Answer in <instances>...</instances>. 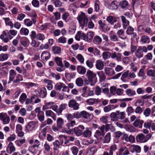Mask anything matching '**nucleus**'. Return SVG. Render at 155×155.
Here are the masks:
<instances>
[{
	"label": "nucleus",
	"instance_id": "obj_33",
	"mask_svg": "<svg viewBox=\"0 0 155 155\" xmlns=\"http://www.w3.org/2000/svg\"><path fill=\"white\" fill-rule=\"evenodd\" d=\"M120 18L123 23V27L124 29H126V27L129 25V21L124 16H121Z\"/></svg>",
	"mask_w": 155,
	"mask_h": 155
},
{
	"label": "nucleus",
	"instance_id": "obj_32",
	"mask_svg": "<svg viewBox=\"0 0 155 155\" xmlns=\"http://www.w3.org/2000/svg\"><path fill=\"white\" fill-rule=\"evenodd\" d=\"M91 129L87 128L86 129V130L83 133H82V135L85 137H89L91 136Z\"/></svg>",
	"mask_w": 155,
	"mask_h": 155
},
{
	"label": "nucleus",
	"instance_id": "obj_38",
	"mask_svg": "<svg viewBox=\"0 0 155 155\" xmlns=\"http://www.w3.org/2000/svg\"><path fill=\"white\" fill-rule=\"evenodd\" d=\"M126 94L129 96H132L136 94L134 90L130 88L127 89L126 91Z\"/></svg>",
	"mask_w": 155,
	"mask_h": 155
},
{
	"label": "nucleus",
	"instance_id": "obj_15",
	"mask_svg": "<svg viewBox=\"0 0 155 155\" xmlns=\"http://www.w3.org/2000/svg\"><path fill=\"white\" fill-rule=\"evenodd\" d=\"M3 33L6 36H9L10 38L11 36L9 35V34L13 36H15L17 35V31L14 30H10L9 31H4Z\"/></svg>",
	"mask_w": 155,
	"mask_h": 155
},
{
	"label": "nucleus",
	"instance_id": "obj_64",
	"mask_svg": "<svg viewBox=\"0 0 155 155\" xmlns=\"http://www.w3.org/2000/svg\"><path fill=\"white\" fill-rule=\"evenodd\" d=\"M117 111L115 113H112L110 114L111 119L113 121H116L117 119Z\"/></svg>",
	"mask_w": 155,
	"mask_h": 155
},
{
	"label": "nucleus",
	"instance_id": "obj_28",
	"mask_svg": "<svg viewBox=\"0 0 155 155\" xmlns=\"http://www.w3.org/2000/svg\"><path fill=\"white\" fill-rule=\"evenodd\" d=\"M64 124V120L61 118L58 117L57 120V126L58 128H61Z\"/></svg>",
	"mask_w": 155,
	"mask_h": 155
},
{
	"label": "nucleus",
	"instance_id": "obj_58",
	"mask_svg": "<svg viewBox=\"0 0 155 155\" xmlns=\"http://www.w3.org/2000/svg\"><path fill=\"white\" fill-rule=\"evenodd\" d=\"M76 30V26L74 25H72L69 27L68 32L69 34H72L75 32Z\"/></svg>",
	"mask_w": 155,
	"mask_h": 155
},
{
	"label": "nucleus",
	"instance_id": "obj_39",
	"mask_svg": "<svg viewBox=\"0 0 155 155\" xmlns=\"http://www.w3.org/2000/svg\"><path fill=\"white\" fill-rule=\"evenodd\" d=\"M54 60L56 64L58 66H62L64 65L62 61V58H61L57 57L54 58Z\"/></svg>",
	"mask_w": 155,
	"mask_h": 155
},
{
	"label": "nucleus",
	"instance_id": "obj_23",
	"mask_svg": "<svg viewBox=\"0 0 155 155\" xmlns=\"http://www.w3.org/2000/svg\"><path fill=\"white\" fill-rule=\"evenodd\" d=\"M147 75L148 76L154 79L155 78V70L150 69H147Z\"/></svg>",
	"mask_w": 155,
	"mask_h": 155
},
{
	"label": "nucleus",
	"instance_id": "obj_16",
	"mask_svg": "<svg viewBox=\"0 0 155 155\" xmlns=\"http://www.w3.org/2000/svg\"><path fill=\"white\" fill-rule=\"evenodd\" d=\"M134 28L131 26H129L127 28L126 32L128 35H132L134 37H135L137 36V34L136 33L134 32Z\"/></svg>",
	"mask_w": 155,
	"mask_h": 155
},
{
	"label": "nucleus",
	"instance_id": "obj_62",
	"mask_svg": "<svg viewBox=\"0 0 155 155\" xmlns=\"http://www.w3.org/2000/svg\"><path fill=\"white\" fill-rule=\"evenodd\" d=\"M44 149L48 152H49L51 149L50 145L47 142H46L44 144Z\"/></svg>",
	"mask_w": 155,
	"mask_h": 155
},
{
	"label": "nucleus",
	"instance_id": "obj_1",
	"mask_svg": "<svg viewBox=\"0 0 155 155\" xmlns=\"http://www.w3.org/2000/svg\"><path fill=\"white\" fill-rule=\"evenodd\" d=\"M152 136V134L150 133L146 135L143 133H140L136 137V140L138 143H145Z\"/></svg>",
	"mask_w": 155,
	"mask_h": 155
},
{
	"label": "nucleus",
	"instance_id": "obj_52",
	"mask_svg": "<svg viewBox=\"0 0 155 155\" xmlns=\"http://www.w3.org/2000/svg\"><path fill=\"white\" fill-rule=\"evenodd\" d=\"M10 119L9 117L7 115L4 117L2 120V124H8L10 122Z\"/></svg>",
	"mask_w": 155,
	"mask_h": 155
},
{
	"label": "nucleus",
	"instance_id": "obj_43",
	"mask_svg": "<svg viewBox=\"0 0 155 155\" xmlns=\"http://www.w3.org/2000/svg\"><path fill=\"white\" fill-rule=\"evenodd\" d=\"M101 81H103L106 79V76L103 71H100L97 73Z\"/></svg>",
	"mask_w": 155,
	"mask_h": 155
},
{
	"label": "nucleus",
	"instance_id": "obj_60",
	"mask_svg": "<svg viewBox=\"0 0 155 155\" xmlns=\"http://www.w3.org/2000/svg\"><path fill=\"white\" fill-rule=\"evenodd\" d=\"M67 38H66L61 36L58 38V43H65L66 42Z\"/></svg>",
	"mask_w": 155,
	"mask_h": 155
},
{
	"label": "nucleus",
	"instance_id": "obj_56",
	"mask_svg": "<svg viewBox=\"0 0 155 155\" xmlns=\"http://www.w3.org/2000/svg\"><path fill=\"white\" fill-rule=\"evenodd\" d=\"M151 112V109L149 108H147L144 110L143 114L146 117H148L150 114Z\"/></svg>",
	"mask_w": 155,
	"mask_h": 155
},
{
	"label": "nucleus",
	"instance_id": "obj_49",
	"mask_svg": "<svg viewBox=\"0 0 155 155\" xmlns=\"http://www.w3.org/2000/svg\"><path fill=\"white\" fill-rule=\"evenodd\" d=\"M76 84L78 86H81L84 84L83 79L81 78H78L76 81Z\"/></svg>",
	"mask_w": 155,
	"mask_h": 155
},
{
	"label": "nucleus",
	"instance_id": "obj_20",
	"mask_svg": "<svg viewBox=\"0 0 155 155\" xmlns=\"http://www.w3.org/2000/svg\"><path fill=\"white\" fill-rule=\"evenodd\" d=\"M95 66L98 70H101L104 68V64L102 61L99 60L96 61Z\"/></svg>",
	"mask_w": 155,
	"mask_h": 155
},
{
	"label": "nucleus",
	"instance_id": "obj_27",
	"mask_svg": "<svg viewBox=\"0 0 155 155\" xmlns=\"http://www.w3.org/2000/svg\"><path fill=\"white\" fill-rule=\"evenodd\" d=\"M39 96L40 97L44 98L46 97L47 93L46 89L45 88L42 87L41 88L39 92Z\"/></svg>",
	"mask_w": 155,
	"mask_h": 155
},
{
	"label": "nucleus",
	"instance_id": "obj_50",
	"mask_svg": "<svg viewBox=\"0 0 155 155\" xmlns=\"http://www.w3.org/2000/svg\"><path fill=\"white\" fill-rule=\"evenodd\" d=\"M71 150L74 155H77L79 151L78 148L75 146L71 147Z\"/></svg>",
	"mask_w": 155,
	"mask_h": 155
},
{
	"label": "nucleus",
	"instance_id": "obj_34",
	"mask_svg": "<svg viewBox=\"0 0 155 155\" xmlns=\"http://www.w3.org/2000/svg\"><path fill=\"white\" fill-rule=\"evenodd\" d=\"M44 81L47 84V87L48 90H50L52 89L53 86L51 81L47 79H45Z\"/></svg>",
	"mask_w": 155,
	"mask_h": 155
},
{
	"label": "nucleus",
	"instance_id": "obj_5",
	"mask_svg": "<svg viewBox=\"0 0 155 155\" xmlns=\"http://www.w3.org/2000/svg\"><path fill=\"white\" fill-rule=\"evenodd\" d=\"M38 126V122L37 121H32L29 122L26 129L28 131H32L37 128Z\"/></svg>",
	"mask_w": 155,
	"mask_h": 155
},
{
	"label": "nucleus",
	"instance_id": "obj_24",
	"mask_svg": "<svg viewBox=\"0 0 155 155\" xmlns=\"http://www.w3.org/2000/svg\"><path fill=\"white\" fill-rule=\"evenodd\" d=\"M135 55L138 58H140L143 57V51L142 50L141 47H138L136 51Z\"/></svg>",
	"mask_w": 155,
	"mask_h": 155
},
{
	"label": "nucleus",
	"instance_id": "obj_36",
	"mask_svg": "<svg viewBox=\"0 0 155 155\" xmlns=\"http://www.w3.org/2000/svg\"><path fill=\"white\" fill-rule=\"evenodd\" d=\"M94 35V33L92 31L87 33L86 35V41L90 42H91L93 39Z\"/></svg>",
	"mask_w": 155,
	"mask_h": 155
},
{
	"label": "nucleus",
	"instance_id": "obj_13",
	"mask_svg": "<svg viewBox=\"0 0 155 155\" xmlns=\"http://www.w3.org/2000/svg\"><path fill=\"white\" fill-rule=\"evenodd\" d=\"M16 75V72L13 69L11 70L9 72V78L8 83L9 84L13 81Z\"/></svg>",
	"mask_w": 155,
	"mask_h": 155
},
{
	"label": "nucleus",
	"instance_id": "obj_30",
	"mask_svg": "<svg viewBox=\"0 0 155 155\" xmlns=\"http://www.w3.org/2000/svg\"><path fill=\"white\" fill-rule=\"evenodd\" d=\"M54 103L53 102H48L45 103V105H43L42 110H45L49 109H51Z\"/></svg>",
	"mask_w": 155,
	"mask_h": 155
},
{
	"label": "nucleus",
	"instance_id": "obj_42",
	"mask_svg": "<svg viewBox=\"0 0 155 155\" xmlns=\"http://www.w3.org/2000/svg\"><path fill=\"white\" fill-rule=\"evenodd\" d=\"M52 50L54 54H59L61 51V48L58 46H54L52 48Z\"/></svg>",
	"mask_w": 155,
	"mask_h": 155
},
{
	"label": "nucleus",
	"instance_id": "obj_9",
	"mask_svg": "<svg viewBox=\"0 0 155 155\" xmlns=\"http://www.w3.org/2000/svg\"><path fill=\"white\" fill-rule=\"evenodd\" d=\"M84 129V127L83 125H80L77 127L74 128L72 131H73L77 136H79L82 134V131Z\"/></svg>",
	"mask_w": 155,
	"mask_h": 155
},
{
	"label": "nucleus",
	"instance_id": "obj_55",
	"mask_svg": "<svg viewBox=\"0 0 155 155\" xmlns=\"http://www.w3.org/2000/svg\"><path fill=\"white\" fill-rule=\"evenodd\" d=\"M129 71H127L124 72L122 75V77L121 78V80L124 82L126 81V79L128 77Z\"/></svg>",
	"mask_w": 155,
	"mask_h": 155
},
{
	"label": "nucleus",
	"instance_id": "obj_35",
	"mask_svg": "<svg viewBox=\"0 0 155 155\" xmlns=\"http://www.w3.org/2000/svg\"><path fill=\"white\" fill-rule=\"evenodd\" d=\"M118 2L116 1H114L110 4V8L111 9H116L118 7Z\"/></svg>",
	"mask_w": 155,
	"mask_h": 155
},
{
	"label": "nucleus",
	"instance_id": "obj_41",
	"mask_svg": "<svg viewBox=\"0 0 155 155\" xmlns=\"http://www.w3.org/2000/svg\"><path fill=\"white\" fill-rule=\"evenodd\" d=\"M102 41L101 38L98 36H96L94 38L93 42L96 45H99Z\"/></svg>",
	"mask_w": 155,
	"mask_h": 155
},
{
	"label": "nucleus",
	"instance_id": "obj_4",
	"mask_svg": "<svg viewBox=\"0 0 155 155\" xmlns=\"http://www.w3.org/2000/svg\"><path fill=\"white\" fill-rule=\"evenodd\" d=\"M86 76L89 82L95 84L97 81L96 74L90 70H88L86 72Z\"/></svg>",
	"mask_w": 155,
	"mask_h": 155
},
{
	"label": "nucleus",
	"instance_id": "obj_8",
	"mask_svg": "<svg viewBox=\"0 0 155 155\" xmlns=\"http://www.w3.org/2000/svg\"><path fill=\"white\" fill-rule=\"evenodd\" d=\"M68 107L74 110H78L79 108V104L74 99L71 100L68 103Z\"/></svg>",
	"mask_w": 155,
	"mask_h": 155
},
{
	"label": "nucleus",
	"instance_id": "obj_21",
	"mask_svg": "<svg viewBox=\"0 0 155 155\" xmlns=\"http://www.w3.org/2000/svg\"><path fill=\"white\" fill-rule=\"evenodd\" d=\"M53 149L55 153L59 149L60 147V143L59 141L56 140L53 142Z\"/></svg>",
	"mask_w": 155,
	"mask_h": 155
},
{
	"label": "nucleus",
	"instance_id": "obj_7",
	"mask_svg": "<svg viewBox=\"0 0 155 155\" xmlns=\"http://www.w3.org/2000/svg\"><path fill=\"white\" fill-rule=\"evenodd\" d=\"M35 111L37 114V118L39 120L42 122L45 119V114L43 111L41 110L39 107H37L35 110Z\"/></svg>",
	"mask_w": 155,
	"mask_h": 155
},
{
	"label": "nucleus",
	"instance_id": "obj_10",
	"mask_svg": "<svg viewBox=\"0 0 155 155\" xmlns=\"http://www.w3.org/2000/svg\"><path fill=\"white\" fill-rule=\"evenodd\" d=\"M129 149L130 151L132 153L135 152L137 153H140L141 150V147L138 145H132L130 147Z\"/></svg>",
	"mask_w": 155,
	"mask_h": 155
},
{
	"label": "nucleus",
	"instance_id": "obj_57",
	"mask_svg": "<svg viewBox=\"0 0 155 155\" xmlns=\"http://www.w3.org/2000/svg\"><path fill=\"white\" fill-rule=\"evenodd\" d=\"M76 58L81 63L83 64L84 63V58L83 56L81 54H78Z\"/></svg>",
	"mask_w": 155,
	"mask_h": 155
},
{
	"label": "nucleus",
	"instance_id": "obj_17",
	"mask_svg": "<svg viewBox=\"0 0 155 155\" xmlns=\"http://www.w3.org/2000/svg\"><path fill=\"white\" fill-rule=\"evenodd\" d=\"M143 123L144 121L143 120L137 119L133 123V125L135 127H138L140 128H142Z\"/></svg>",
	"mask_w": 155,
	"mask_h": 155
},
{
	"label": "nucleus",
	"instance_id": "obj_37",
	"mask_svg": "<svg viewBox=\"0 0 155 155\" xmlns=\"http://www.w3.org/2000/svg\"><path fill=\"white\" fill-rule=\"evenodd\" d=\"M37 96L35 95L31 97V100L32 104H37L41 102V100L40 99L37 98Z\"/></svg>",
	"mask_w": 155,
	"mask_h": 155
},
{
	"label": "nucleus",
	"instance_id": "obj_31",
	"mask_svg": "<svg viewBox=\"0 0 155 155\" xmlns=\"http://www.w3.org/2000/svg\"><path fill=\"white\" fill-rule=\"evenodd\" d=\"M67 104H61L59 107V108L58 109L57 113L58 114H61L62 111L65 110L67 106Z\"/></svg>",
	"mask_w": 155,
	"mask_h": 155
},
{
	"label": "nucleus",
	"instance_id": "obj_12",
	"mask_svg": "<svg viewBox=\"0 0 155 155\" xmlns=\"http://www.w3.org/2000/svg\"><path fill=\"white\" fill-rule=\"evenodd\" d=\"M77 72L80 74H84L86 71V68L84 66L81 65H78L77 68Z\"/></svg>",
	"mask_w": 155,
	"mask_h": 155
},
{
	"label": "nucleus",
	"instance_id": "obj_2",
	"mask_svg": "<svg viewBox=\"0 0 155 155\" xmlns=\"http://www.w3.org/2000/svg\"><path fill=\"white\" fill-rule=\"evenodd\" d=\"M80 25L83 27L87 26L88 22V19L85 13L83 12H81L77 18Z\"/></svg>",
	"mask_w": 155,
	"mask_h": 155
},
{
	"label": "nucleus",
	"instance_id": "obj_45",
	"mask_svg": "<svg viewBox=\"0 0 155 155\" xmlns=\"http://www.w3.org/2000/svg\"><path fill=\"white\" fill-rule=\"evenodd\" d=\"M141 41L143 43H149L150 42L149 38L147 36H143L141 37Z\"/></svg>",
	"mask_w": 155,
	"mask_h": 155
},
{
	"label": "nucleus",
	"instance_id": "obj_26",
	"mask_svg": "<svg viewBox=\"0 0 155 155\" xmlns=\"http://www.w3.org/2000/svg\"><path fill=\"white\" fill-rule=\"evenodd\" d=\"M2 19L5 21L6 25L10 26V28L11 29L13 28L14 26L13 24L10 21V19L9 18H3Z\"/></svg>",
	"mask_w": 155,
	"mask_h": 155
},
{
	"label": "nucleus",
	"instance_id": "obj_18",
	"mask_svg": "<svg viewBox=\"0 0 155 155\" xmlns=\"http://www.w3.org/2000/svg\"><path fill=\"white\" fill-rule=\"evenodd\" d=\"M45 114L47 116L51 117L54 120H56V115L52 110H46L45 111Z\"/></svg>",
	"mask_w": 155,
	"mask_h": 155
},
{
	"label": "nucleus",
	"instance_id": "obj_11",
	"mask_svg": "<svg viewBox=\"0 0 155 155\" xmlns=\"http://www.w3.org/2000/svg\"><path fill=\"white\" fill-rule=\"evenodd\" d=\"M129 153L128 148L125 146L121 147L119 149V154L117 155H127Z\"/></svg>",
	"mask_w": 155,
	"mask_h": 155
},
{
	"label": "nucleus",
	"instance_id": "obj_51",
	"mask_svg": "<svg viewBox=\"0 0 155 155\" xmlns=\"http://www.w3.org/2000/svg\"><path fill=\"white\" fill-rule=\"evenodd\" d=\"M117 118L121 120H123L125 118V113L124 112H120L119 111H117Z\"/></svg>",
	"mask_w": 155,
	"mask_h": 155
},
{
	"label": "nucleus",
	"instance_id": "obj_19",
	"mask_svg": "<svg viewBox=\"0 0 155 155\" xmlns=\"http://www.w3.org/2000/svg\"><path fill=\"white\" fill-rule=\"evenodd\" d=\"M41 58L43 60L45 61H46L50 58V53L47 51H44L42 53Z\"/></svg>",
	"mask_w": 155,
	"mask_h": 155
},
{
	"label": "nucleus",
	"instance_id": "obj_6",
	"mask_svg": "<svg viewBox=\"0 0 155 155\" xmlns=\"http://www.w3.org/2000/svg\"><path fill=\"white\" fill-rule=\"evenodd\" d=\"M122 54L120 53H117L116 52L111 53L107 52V58L111 57L112 58H116V60L118 61H121Z\"/></svg>",
	"mask_w": 155,
	"mask_h": 155
},
{
	"label": "nucleus",
	"instance_id": "obj_59",
	"mask_svg": "<svg viewBox=\"0 0 155 155\" xmlns=\"http://www.w3.org/2000/svg\"><path fill=\"white\" fill-rule=\"evenodd\" d=\"M107 21L110 24H113L114 22H116V20L112 16H110L107 17Z\"/></svg>",
	"mask_w": 155,
	"mask_h": 155
},
{
	"label": "nucleus",
	"instance_id": "obj_47",
	"mask_svg": "<svg viewBox=\"0 0 155 155\" xmlns=\"http://www.w3.org/2000/svg\"><path fill=\"white\" fill-rule=\"evenodd\" d=\"M28 150L30 152L33 154L36 153L37 152V148L35 146L32 145L29 147Z\"/></svg>",
	"mask_w": 155,
	"mask_h": 155
},
{
	"label": "nucleus",
	"instance_id": "obj_63",
	"mask_svg": "<svg viewBox=\"0 0 155 155\" xmlns=\"http://www.w3.org/2000/svg\"><path fill=\"white\" fill-rule=\"evenodd\" d=\"M19 113L22 116H25L27 114L26 110L24 108H21L19 110Z\"/></svg>",
	"mask_w": 155,
	"mask_h": 155
},
{
	"label": "nucleus",
	"instance_id": "obj_14",
	"mask_svg": "<svg viewBox=\"0 0 155 155\" xmlns=\"http://www.w3.org/2000/svg\"><path fill=\"white\" fill-rule=\"evenodd\" d=\"M15 150V147L13 145V143L10 142L7 147L6 150L7 153L11 154L14 152Z\"/></svg>",
	"mask_w": 155,
	"mask_h": 155
},
{
	"label": "nucleus",
	"instance_id": "obj_25",
	"mask_svg": "<svg viewBox=\"0 0 155 155\" xmlns=\"http://www.w3.org/2000/svg\"><path fill=\"white\" fill-rule=\"evenodd\" d=\"M97 151V148L96 147H93L88 150L87 155H94Z\"/></svg>",
	"mask_w": 155,
	"mask_h": 155
},
{
	"label": "nucleus",
	"instance_id": "obj_22",
	"mask_svg": "<svg viewBox=\"0 0 155 155\" xmlns=\"http://www.w3.org/2000/svg\"><path fill=\"white\" fill-rule=\"evenodd\" d=\"M59 139L60 140H61L62 141V143L63 142V141L64 139H68V140L70 141L73 142L74 141L75 138L71 136H68L67 137L66 136L60 135L59 136Z\"/></svg>",
	"mask_w": 155,
	"mask_h": 155
},
{
	"label": "nucleus",
	"instance_id": "obj_48",
	"mask_svg": "<svg viewBox=\"0 0 155 155\" xmlns=\"http://www.w3.org/2000/svg\"><path fill=\"white\" fill-rule=\"evenodd\" d=\"M8 54L2 53L0 54V61H3L8 59Z\"/></svg>",
	"mask_w": 155,
	"mask_h": 155
},
{
	"label": "nucleus",
	"instance_id": "obj_54",
	"mask_svg": "<svg viewBox=\"0 0 155 155\" xmlns=\"http://www.w3.org/2000/svg\"><path fill=\"white\" fill-rule=\"evenodd\" d=\"M40 43L39 42L37 41L35 39L32 40L31 43V45L34 48H37L39 45Z\"/></svg>",
	"mask_w": 155,
	"mask_h": 155
},
{
	"label": "nucleus",
	"instance_id": "obj_61",
	"mask_svg": "<svg viewBox=\"0 0 155 155\" xmlns=\"http://www.w3.org/2000/svg\"><path fill=\"white\" fill-rule=\"evenodd\" d=\"M116 147L115 145L114 144L111 146L110 148L109 154H108L107 152V155H113V151L116 150Z\"/></svg>",
	"mask_w": 155,
	"mask_h": 155
},
{
	"label": "nucleus",
	"instance_id": "obj_3",
	"mask_svg": "<svg viewBox=\"0 0 155 155\" xmlns=\"http://www.w3.org/2000/svg\"><path fill=\"white\" fill-rule=\"evenodd\" d=\"M101 131L97 130L94 135V136L97 140L102 139L104 137V130H107V124L105 126L103 125L100 128Z\"/></svg>",
	"mask_w": 155,
	"mask_h": 155
},
{
	"label": "nucleus",
	"instance_id": "obj_53",
	"mask_svg": "<svg viewBox=\"0 0 155 155\" xmlns=\"http://www.w3.org/2000/svg\"><path fill=\"white\" fill-rule=\"evenodd\" d=\"M24 22V24L28 27H30L32 25V21L28 18L25 19Z\"/></svg>",
	"mask_w": 155,
	"mask_h": 155
},
{
	"label": "nucleus",
	"instance_id": "obj_46",
	"mask_svg": "<svg viewBox=\"0 0 155 155\" xmlns=\"http://www.w3.org/2000/svg\"><path fill=\"white\" fill-rule=\"evenodd\" d=\"M27 96L25 93H23L20 96L19 101L22 104H23L26 99Z\"/></svg>",
	"mask_w": 155,
	"mask_h": 155
},
{
	"label": "nucleus",
	"instance_id": "obj_29",
	"mask_svg": "<svg viewBox=\"0 0 155 155\" xmlns=\"http://www.w3.org/2000/svg\"><path fill=\"white\" fill-rule=\"evenodd\" d=\"M82 117L85 119L90 120L92 118V116L90 114L84 111L81 112Z\"/></svg>",
	"mask_w": 155,
	"mask_h": 155
},
{
	"label": "nucleus",
	"instance_id": "obj_40",
	"mask_svg": "<svg viewBox=\"0 0 155 155\" xmlns=\"http://www.w3.org/2000/svg\"><path fill=\"white\" fill-rule=\"evenodd\" d=\"M23 80V77L22 76L19 74H18L16 77V79L13 81V83H18L21 81Z\"/></svg>",
	"mask_w": 155,
	"mask_h": 155
},
{
	"label": "nucleus",
	"instance_id": "obj_44",
	"mask_svg": "<svg viewBox=\"0 0 155 155\" xmlns=\"http://www.w3.org/2000/svg\"><path fill=\"white\" fill-rule=\"evenodd\" d=\"M20 33L21 35L26 36L29 33V30L27 28H22L20 30Z\"/></svg>",
	"mask_w": 155,
	"mask_h": 155
}]
</instances>
